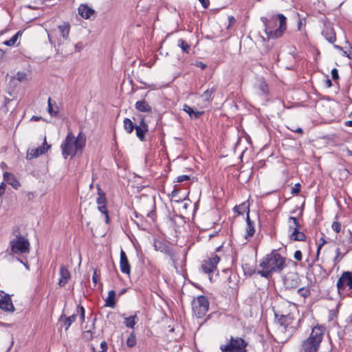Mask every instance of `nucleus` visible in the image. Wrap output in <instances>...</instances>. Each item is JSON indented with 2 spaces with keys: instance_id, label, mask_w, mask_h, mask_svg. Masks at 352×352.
<instances>
[{
  "instance_id": "obj_10",
  "label": "nucleus",
  "mask_w": 352,
  "mask_h": 352,
  "mask_svg": "<svg viewBox=\"0 0 352 352\" xmlns=\"http://www.w3.org/2000/svg\"><path fill=\"white\" fill-rule=\"evenodd\" d=\"M220 261V258L217 254H212L208 259L203 261L201 269L206 274H210L217 269V264Z\"/></svg>"
},
{
  "instance_id": "obj_50",
  "label": "nucleus",
  "mask_w": 352,
  "mask_h": 352,
  "mask_svg": "<svg viewBox=\"0 0 352 352\" xmlns=\"http://www.w3.org/2000/svg\"><path fill=\"white\" fill-rule=\"evenodd\" d=\"M98 210L104 214L109 213L106 204L98 206Z\"/></svg>"
},
{
  "instance_id": "obj_37",
  "label": "nucleus",
  "mask_w": 352,
  "mask_h": 352,
  "mask_svg": "<svg viewBox=\"0 0 352 352\" xmlns=\"http://www.w3.org/2000/svg\"><path fill=\"white\" fill-rule=\"evenodd\" d=\"M297 293L300 296L303 297L304 298H307L308 296H309L311 295L310 289L307 287H303L299 288L297 290Z\"/></svg>"
},
{
  "instance_id": "obj_16",
  "label": "nucleus",
  "mask_w": 352,
  "mask_h": 352,
  "mask_svg": "<svg viewBox=\"0 0 352 352\" xmlns=\"http://www.w3.org/2000/svg\"><path fill=\"white\" fill-rule=\"evenodd\" d=\"M275 318L277 320L278 323L283 327L284 330H287V328L292 324L294 320V316L291 314L287 315H278L275 314Z\"/></svg>"
},
{
  "instance_id": "obj_48",
  "label": "nucleus",
  "mask_w": 352,
  "mask_h": 352,
  "mask_svg": "<svg viewBox=\"0 0 352 352\" xmlns=\"http://www.w3.org/2000/svg\"><path fill=\"white\" fill-rule=\"evenodd\" d=\"M331 77H332L333 80H338L340 78L339 74H338V70L336 68H333L331 70Z\"/></svg>"
},
{
  "instance_id": "obj_21",
  "label": "nucleus",
  "mask_w": 352,
  "mask_h": 352,
  "mask_svg": "<svg viewBox=\"0 0 352 352\" xmlns=\"http://www.w3.org/2000/svg\"><path fill=\"white\" fill-rule=\"evenodd\" d=\"M77 314H73L69 317H66L65 314L60 316L59 322L63 323V327H65V331L68 330L71 324L76 321Z\"/></svg>"
},
{
  "instance_id": "obj_49",
  "label": "nucleus",
  "mask_w": 352,
  "mask_h": 352,
  "mask_svg": "<svg viewBox=\"0 0 352 352\" xmlns=\"http://www.w3.org/2000/svg\"><path fill=\"white\" fill-rule=\"evenodd\" d=\"M336 256H335V258H333V262L334 263H338L341 258L343 257V256H342L340 258V248H337L336 250Z\"/></svg>"
},
{
  "instance_id": "obj_56",
  "label": "nucleus",
  "mask_w": 352,
  "mask_h": 352,
  "mask_svg": "<svg viewBox=\"0 0 352 352\" xmlns=\"http://www.w3.org/2000/svg\"><path fill=\"white\" fill-rule=\"evenodd\" d=\"M320 241H321V243L318 245V249H317V256H318V255H319V253H320V249L322 248V246L324 245L327 243V241H325V239L324 238H321Z\"/></svg>"
},
{
  "instance_id": "obj_46",
  "label": "nucleus",
  "mask_w": 352,
  "mask_h": 352,
  "mask_svg": "<svg viewBox=\"0 0 352 352\" xmlns=\"http://www.w3.org/2000/svg\"><path fill=\"white\" fill-rule=\"evenodd\" d=\"M190 180V177L186 175H179L176 178V182L181 183L184 181H188Z\"/></svg>"
},
{
  "instance_id": "obj_15",
  "label": "nucleus",
  "mask_w": 352,
  "mask_h": 352,
  "mask_svg": "<svg viewBox=\"0 0 352 352\" xmlns=\"http://www.w3.org/2000/svg\"><path fill=\"white\" fill-rule=\"evenodd\" d=\"M300 280L297 274H290L285 277L283 283L287 289H294L299 286Z\"/></svg>"
},
{
  "instance_id": "obj_39",
  "label": "nucleus",
  "mask_w": 352,
  "mask_h": 352,
  "mask_svg": "<svg viewBox=\"0 0 352 352\" xmlns=\"http://www.w3.org/2000/svg\"><path fill=\"white\" fill-rule=\"evenodd\" d=\"M77 315L79 314L80 315V321L81 322H85V308L81 306V305H78L77 306V309H76V313Z\"/></svg>"
},
{
  "instance_id": "obj_6",
  "label": "nucleus",
  "mask_w": 352,
  "mask_h": 352,
  "mask_svg": "<svg viewBox=\"0 0 352 352\" xmlns=\"http://www.w3.org/2000/svg\"><path fill=\"white\" fill-rule=\"evenodd\" d=\"M10 250L14 254H28L30 244L28 239L19 234L10 242Z\"/></svg>"
},
{
  "instance_id": "obj_52",
  "label": "nucleus",
  "mask_w": 352,
  "mask_h": 352,
  "mask_svg": "<svg viewBox=\"0 0 352 352\" xmlns=\"http://www.w3.org/2000/svg\"><path fill=\"white\" fill-rule=\"evenodd\" d=\"M294 258L298 261H301L302 260V252L300 250H296L295 252H294Z\"/></svg>"
},
{
  "instance_id": "obj_28",
  "label": "nucleus",
  "mask_w": 352,
  "mask_h": 352,
  "mask_svg": "<svg viewBox=\"0 0 352 352\" xmlns=\"http://www.w3.org/2000/svg\"><path fill=\"white\" fill-rule=\"evenodd\" d=\"M124 129L126 133L131 134L135 129L137 124H134L129 118H124L123 120Z\"/></svg>"
},
{
  "instance_id": "obj_30",
  "label": "nucleus",
  "mask_w": 352,
  "mask_h": 352,
  "mask_svg": "<svg viewBox=\"0 0 352 352\" xmlns=\"http://www.w3.org/2000/svg\"><path fill=\"white\" fill-rule=\"evenodd\" d=\"M242 269L245 276H251L256 272L255 268L253 266H252L250 263H247L242 264Z\"/></svg>"
},
{
  "instance_id": "obj_44",
  "label": "nucleus",
  "mask_w": 352,
  "mask_h": 352,
  "mask_svg": "<svg viewBox=\"0 0 352 352\" xmlns=\"http://www.w3.org/2000/svg\"><path fill=\"white\" fill-rule=\"evenodd\" d=\"M341 227H342L341 223L338 221H333L331 225V228H332L333 230H334L336 233L340 232Z\"/></svg>"
},
{
  "instance_id": "obj_29",
  "label": "nucleus",
  "mask_w": 352,
  "mask_h": 352,
  "mask_svg": "<svg viewBox=\"0 0 352 352\" xmlns=\"http://www.w3.org/2000/svg\"><path fill=\"white\" fill-rule=\"evenodd\" d=\"M58 28L63 37V38L67 39L69 36V33L70 30V25L69 23H64L63 25H60L58 26Z\"/></svg>"
},
{
  "instance_id": "obj_9",
  "label": "nucleus",
  "mask_w": 352,
  "mask_h": 352,
  "mask_svg": "<svg viewBox=\"0 0 352 352\" xmlns=\"http://www.w3.org/2000/svg\"><path fill=\"white\" fill-rule=\"evenodd\" d=\"M236 209H243L244 211L247 210L246 214V235L245 239H247L248 237L252 236L255 232L254 229V222L252 221L250 218V208L249 206H246L245 203H243L239 206H235Z\"/></svg>"
},
{
  "instance_id": "obj_17",
  "label": "nucleus",
  "mask_w": 352,
  "mask_h": 352,
  "mask_svg": "<svg viewBox=\"0 0 352 352\" xmlns=\"http://www.w3.org/2000/svg\"><path fill=\"white\" fill-rule=\"evenodd\" d=\"M120 267L122 273L129 274L131 272V265L129 264L127 256L123 250L120 252Z\"/></svg>"
},
{
  "instance_id": "obj_62",
  "label": "nucleus",
  "mask_w": 352,
  "mask_h": 352,
  "mask_svg": "<svg viewBox=\"0 0 352 352\" xmlns=\"http://www.w3.org/2000/svg\"><path fill=\"white\" fill-rule=\"evenodd\" d=\"M292 131L294 132H296V133H300V134H302L303 133V130L302 128L300 127H298L296 129H291Z\"/></svg>"
},
{
  "instance_id": "obj_43",
  "label": "nucleus",
  "mask_w": 352,
  "mask_h": 352,
  "mask_svg": "<svg viewBox=\"0 0 352 352\" xmlns=\"http://www.w3.org/2000/svg\"><path fill=\"white\" fill-rule=\"evenodd\" d=\"M16 78L19 82H22L27 79V75L24 72H18L16 75Z\"/></svg>"
},
{
  "instance_id": "obj_22",
  "label": "nucleus",
  "mask_w": 352,
  "mask_h": 352,
  "mask_svg": "<svg viewBox=\"0 0 352 352\" xmlns=\"http://www.w3.org/2000/svg\"><path fill=\"white\" fill-rule=\"evenodd\" d=\"M78 11V14L85 19L91 18V15L95 14V11L92 8L84 4L79 6Z\"/></svg>"
},
{
  "instance_id": "obj_31",
  "label": "nucleus",
  "mask_w": 352,
  "mask_h": 352,
  "mask_svg": "<svg viewBox=\"0 0 352 352\" xmlns=\"http://www.w3.org/2000/svg\"><path fill=\"white\" fill-rule=\"evenodd\" d=\"M55 107L54 108L52 104L51 98H48L47 100V111L51 116H56L58 113V109L56 103H54Z\"/></svg>"
},
{
  "instance_id": "obj_35",
  "label": "nucleus",
  "mask_w": 352,
  "mask_h": 352,
  "mask_svg": "<svg viewBox=\"0 0 352 352\" xmlns=\"http://www.w3.org/2000/svg\"><path fill=\"white\" fill-rule=\"evenodd\" d=\"M215 91H216V89L214 87L206 90L202 96L203 98H204V100H206V101L211 100L212 99L213 94Z\"/></svg>"
},
{
  "instance_id": "obj_59",
  "label": "nucleus",
  "mask_w": 352,
  "mask_h": 352,
  "mask_svg": "<svg viewBox=\"0 0 352 352\" xmlns=\"http://www.w3.org/2000/svg\"><path fill=\"white\" fill-rule=\"evenodd\" d=\"M6 185L5 184L4 182H2L0 184V197L4 194L5 190H6Z\"/></svg>"
},
{
  "instance_id": "obj_11",
  "label": "nucleus",
  "mask_w": 352,
  "mask_h": 352,
  "mask_svg": "<svg viewBox=\"0 0 352 352\" xmlns=\"http://www.w3.org/2000/svg\"><path fill=\"white\" fill-rule=\"evenodd\" d=\"M140 122L138 125L135 127L136 136L138 139L144 142L146 140L145 135L148 131V124L145 121V116L140 115Z\"/></svg>"
},
{
  "instance_id": "obj_7",
  "label": "nucleus",
  "mask_w": 352,
  "mask_h": 352,
  "mask_svg": "<svg viewBox=\"0 0 352 352\" xmlns=\"http://www.w3.org/2000/svg\"><path fill=\"white\" fill-rule=\"evenodd\" d=\"M209 309V301L206 296L201 295L197 298L192 307V310L195 316L201 318L208 312Z\"/></svg>"
},
{
  "instance_id": "obj_32",
  "label": "nucleus",
  "mask_w": 352,
  "mask_h": 352,
  "mask_svg": "<svg viewBox=\"0 0 352 352\" xmlns=\"http://www.w3.org/2000/svg\"><path fill=\"white\" fill-rule=\"evenodd\" d=\"M21 34L22 32L18 31L10 39L4 41L3 44L7 46H14L16 44L19 36H21Z\"/></svg>"
},
{
  "instance_id": "obj_55",
  "label": "nucleus",
  "mask_w": 352,
  "mask_h": 352,
  "mask_svg": "<svg viewBox=\"0 0 352 352\" xmlns=\"http://www.w3.org/2000/svg\"><path fill=\"white\" fill-rule=\"evenodd\" d=\"M98 279H99V277H98V275L97 274V270H94V274L92 276V280L94 283L95 285L97 284Z\"/></svg>"
},
{
  "instance_id": "obj_41",
  "label": "nucleus",
  "mask_w": 352,
  "mask_h": 352,
  "mask_svg": "<svg viewBox=\"0 0 352 352\" xmlns=\"http://www.w3.org/2000/svg\"><path fill=\"white\" fill-rule=\"evenodd\" d=\"M273 273L274 272L272 271L267 268H263L262 270H259L258 272V274L266 278H269Z\"/></svg>"
},
{
  "instance_id": "obj_23",
  "label": "nucleus",
  "mask_w": 352,
  "mask_h": 352,
  "mask_svg": "<svg viewBox=\"0 0 352 352\" xmlns=\"http://www.w3.org/2000/svg\"><path fill=\"white\" fill-rule=\"evenodd\" d=\"M135 107L140 112L149 113L152 111L151 107L144 99L137 101Z\"/></svg>"
},
{
  "instance_id": "obj_25",
  "label": "nucleus",
  "mask_w": 352,
  "mask_h": 352,
  "mask_svg": "<svg viewBox=\"0 0 352 352\" xmlns=\"http://www.w3.org/2000/svg\"><path fill=\"white\" fill-rule=\"evenodd\" d=\"M116 292L110 290L108 292V296L105 299V306L111 308H114L116 306Z\"/></svg>"
},
{
  "instance_id": "obj_60",
  "label": "nucleus",
  "mask_w": 352,
  "mask_h": 352,
  "mask_svg": "<svg viewBox=\"0 0 352 352\" xmlns=\"http://www.w3.org/2000/svg\"><path fill=\"white\" fill-rule=\"evenodd\" d=\"M202 111H194V113H192V118L197 119L202 115Z\"/></svg>"
},
{
  "instance_id": "obj_18",
  "label": "nucleus",
  "mask_w": 352,
  "mask_h": 352,
  "mask_svg": "<svg viewBox=\"0 0 352 352\" xmlns=\"http://www.w3.org/2000/svg\"><path fill=\"white\" fill-rule=\"evenodd\" d=\"M322 35L330 43L333 44L336 41V32L333 28L331 25H325L322 31Z\"/></svg>"
},
{
  "instance_id": "obj_47",
  "label": "nucleus",
  "mask_w": 352,
  "mask_h": 352,
  "mask_svg": "<svg viewBox=\"0 0 352 352\" xmlns=\"http://www.w3.org/2000/svg\"><path fill=\"white\" fill-rule=\"evenodd\" d=\"M300 187L301 186L299 183L296 184L292 188V193L293 195H298L300 191Z\"/></svg>"
},
{
  "instance_id": "obj_27",
  "label": "nucleus",
  "mask_w": 352,
  "mask_h": 352,
  "mask_svg": "<svg viewBox=\"0 0 352 352\" xmlns=\"http://www.w3.org/2000/svg\"><path fill=\"white\" fill-rule=\"evenodd\" d=\"M98 198L96 203L98 206L107 204V198L105 192L102 190L99 185L97 186Z\"/></svg>"
},
{
  "instance_id": "obj_36",
  "label": "nucleus",
  "mask_w": 352,
  "mask_h": 352,
  "mask_svg": "<svg viewBox=\"0 0 352 352\" xmlns=\"http://www.w3.org/2000/svg\"><path fill=\"white\" fill-rule=\"evenodd\" d=\"M45 0H26L29 3L28 7L30 8L36 9L39 6L44 3Z\"/></svg>"
},
{
  "instance_id": "obj_58",
  "label": "nucleus",
  "mask_w": 352,
  "mask_h": 352,
  "mask_svg": "<svg viewBox=\"0 0 352 352\" xmlns=\"http://www.w3.org/2000/svg\"><path fill=\"white\" fill-rule=\"evenodd\" d=\"M195 65L200 67L202 70H204L207 67V65L201 61L196 62Z\"/></svg>"
},
{
  "instance_id": "obj_33",
  "label": "nucleus",
  "mask_w": 352,
  "mask_h": 352,
  "mask_svg": "<svg viewBox=\"0 0 352 352\" xmlns=\"http://www.w3.org/2000/svg\"><path fill=\"white\" fill-rule=\"evenodd\" d=\"M177 45L179 47L184 53L189 54L190 50V45L186 42L184 39L180 38L177 41Z\"/></svg>"
},
{
  "instance_id": "obj_12",
  "label": "nucleus",
  "mask_w": 352,
  "mask_h": 352,
  "mask_svg": "<svg viewBox=\"0 0 352 352\" xmlns=\"http://www.w3.org/2000/svg\"><path fill=\"white\" fill-rule=\"evenodd\" d=\"M154 248L156 251L168 255L173 263H176L175 253L169 245L160 241H157L154 243Z\"/></svg>"
},
{
  "instance_id": "obj_19",
  "label": "nucleus",
  "mask_w": 352,
  "mask_h": 352,
  "mask_svg": "<svg viewBox=\"0 0 352 352\" xmlns=\"http://www.w3.org/2000/svg\"><path fill=\"white\" fill-rule=\"evenodd\" d=\"M71 278V274L69 270L65 265H61L60 267V278L58 280V285L64 287Z\"/></svg>"
},
{
  "instance_id": "obj_34",
  "label": "nucleus",
  "mask_w": 352,
  "mask_h": 352,
  "mask_svg": "<svg viewBox=\"0 0 352 352\" xmlns=\"http://www.w3.org/2000/svg\"><path fill=\"white\" fill-rule=\"evenodd\" d=\"M148 204H149L152 208L151 210L146 213L147 217L154 219L156 217L155 212V202L154 199H148Z\"/></svg>"
},
{
  "instance_id": "obj_13",
  "label": "nucleus",
  "mask_w": 352,
  "mask_h": 352,
  "mask_svg": "<svg viewBox=\"0 0 352 352\" xmlns=\"http://www.w3.org/2000/svg\"><path fill=\"white\" fill-rule=\"evenodd\" d=\"M0 308L5 311L10 312H13L15 309L10 296L3 291L0 292Z\"/></svg>"
},
{
  "instance_id": "obj_38",
  "label": "nucleus",
  "mask_w": 352,
  "mask_h": 352,
  "mask_svg": "<svg viewBox=\"0 0 352 352\" xmlns=\"http://www.w3.org/2000/svg\"><path fill=\"white\" fill-rule=\"evenodd\" d=\"M136 337L135 333L133 332L130 334L129 338L126 340V345L127 346L131 348L133 347L136 344Z\"/></svg>"
},
{
  "instance_id": "obj_57",
  "label": "nucleus",
  "mask_w": 352,
  "mask_h": 352,
  "mask_svg": "<svg viewBox=\"0 0 352 352\" xmlns=\"http://www.w3.org/2000/svg\"><path fill=\"white\" fill-rule=\"evenodd\" d=\"M199 1L201 3L202 6L206 9L208 8L210 6L209 0H199Z\"/></svg>"
},
{
  "instance_id": "obj_24",
  "label": "nucleus",
  "mask_w": 352,
  "mask_h": 352,
  "mask_svg": "<svg viewBox=\"0 0 352 352\" xmlns=\"http://www.w3.org/2000/svg\"><path fill=\"white\" fill-rule=\"evenodd\" d=\"M289 239L294 241H305L306 235L304 232H300V230H298L297 229H293L289 235Z\"/></svg>"
},
{
  "instance_id": "obj_14",
  "label": "nucleus",
  "mask_w": 352,
  "mask_h": 352,
  "mask_svg": "<svg viewBox=\"0 0 352 352\" xmlns=\"http://www.w3.org/2000/svg\"><path fill=\"white\" fill-rule=\"evenodd\" d=\"M50 146L46 142V139H44L43 145L37 148H32L30 151L27 153L26 159L32 160L39 157L41 155L45 153L50 149Z\"/></svg>"
},
{
  "instance_id": "obj_64",
  "label": "nucleus",
  "mask_w": 352,
  "mask_h": 352,
  "mask_svg": "<svg viewBox=\"0 0 352 352\" xmlns=\"http://www.w3.org/2000/svg\"><path fill=\"white\" fill-rule=\"evenodd\" d=\"M344 125L346 126L352 127V120H348L344 122Z\"/></svg>"
},
{
  "instance_id": "obj_40",
  "label": "nucleus",
  "mask_w": 352,
  "mask_h": 352,
  "mask_svg": "<svg viewBox=\"0 0 352 352\" xmlns=\"http://www.w3.org/2000/svg\"><path fill=\"white\" fill-rule=\"evenodd\" d=\"M258 89L261 91V94L263 96H266L268 94V85L267 84L263 81L258 85Z\"/></svg>"
},
{
  "instance_id": "obj_51",
  "label": "nucleus",
  "mask_w": 352,
  "mask_h": 352,
  "mask_svg": "<svg viewBox=\"0 0 352 352\" xmlns=\"http://www.w3.org/2000/svg\"><path fill=\"white\" fill-rule=\"evenodd\" d=\"M100 349H101V351H99L98 352H107V351L108 349V346H107V343L106 341H102L100 343Z\"/></svg>"
},
{
  "instance_id": "obj_61",
  "label": "nucleus",
  "mask_w": 352,
  "mask_h": 352,
  "mask_svg": "<svg viewBox=\"0 0 352 352\" xmlns=\"http://www.w3.org/2000/svg\"><path fill=\"white\" fill-rule=\"evenodd\" d=\"M179 192V190L175 186L174 190L171 192L172 197L173 198L176 197Z\"/></svg>"
},
{
  "instance_id": "obj_20",
  "label": "nucleus",
  "mask_w": 352,
  "mask_h": 352,
  "mask_svg": "<svg viewBox=\"0 0 352 352\" xmlns=\"http://www.w3.org/2000/svg\"><path fill=\"white\" fill-rule=\"evenodd\" d=\"M3 180L16 190L21 186L20 182L11 173L5 172L3 173Z\"/></svg>"
},
{
  "instance_id": "obj_2",
  "label": "nucleus",
  "mask_w": 352,
  "mask_h": 352,
  "mask_svg": "<svg viewBox=\"0 0 352 352\" xmlns=\"http://www.w3.org/2000/svg\"><path fill=\"white\" fill-rule=\"evenodd\" d=\"M268 39L280 38L287 30V19L283 14L261 17Z\"/></svg>"
},
{
  "instance_id": "obj_4",
  "label": "nucleus",
  "mask_w": 352,
  "mask_h": 352,
  "mask_svg": "<svg viewBox=\"0 0 352 352\" xmlns=\"http://www.w3.org/2000/svg\"><path fill=\"white\" fill-rule=\"evenodd\" d=\"M259 265L262 268L270 269L274 273H280L287 265L286 258L277 250H273L261 259Z\"/></svg>"
},
{
  "instance_id": "obj_3",
  "label": "nucleus",
  "mask_w": 352,
  "mask_h": 352,
  "mask_svg": "<svg viewBox=\"0 0 352 352\" xmlns=\"http://www.w3.org/2000/svg\"><path fill=\"white\" fill-rule=\"evenodd\" d=\"M325 330L322 325L314 327L309 336L302 342L301 352H318Z\"/></svg>"
},
{
  "instance_id": "obj_8",
  "label": "nucleus",
  "mask_w": 352,
  "mask_h": 352,
  "mask_svg": "<svg viewBox=\"0 0 352 352\" xmlns=\"http://www.w3.org/2000/svg\"><path fill=\"white\" fill-rule=\"evenodd\" d=\"M336 287L338 293L344 291L346 287L352 289V272L349 271L343 272L337 281Z\"/></svg>"
},
{
  "instance_id": "obj_5",
  "label": "nucleus",
  "mask_w": 352,
  "mask_h": 352,
  "mask_svg": "<svg viewBox=\"0 0 352 352\" xmlns=\"http://www.w3.org/2000/svg\"><path fill=\"white\" fill-rule=\"evenodd\" d=\"M248 342L241 337L230 336L225 344H221L219 349L221 352H247L246 347Z\"/></svg>"
},
{
  "instance_id": "obj_63",
  "label": "nucleus",
  "mask_w": 352,
  "mask_h": 352,
  "mask_svg": "<svg viewBox=\"0 0 352 352\" xmlns=\"http://www.w3.org/2000/svg\"><path fill=\"white\" fill-rule=\"evenodd\" d=\"M343 54L344 56L348 57L349 59H352V51L347 53L346 51H343Z\"/></svg>"
},
{
  "instance_id": "obj_45",
  "label": "nucleus",
  "mask_w": 352,
  "mask_h": 352,
  "mask_svg": "<svg viewBox=\"0 0 352 352\" xmlns=\"http://www.w3.org/2000/svg\"><path fill=\"white\" fill-rule=\"evenodd\" d=\"M183 110L186 112L191 118H192V113H194V110L190 106L184 104L183 106Z\"/></svg>"
},
{
  "instance_id": "obj_54",
  "label": "nucleus",
  "mask_w": 352,
  "mask_h": 352,
  "mask_svg": "<svg viewBox=\"0 0 352 352\" xmlns=\"http://www.w3.org/2000/svg\"><path fill=\"white\" fill-rule=\"evenodd\" d=\"M83 43L82 42H78L75 45V50L76 52H80L83 49Z\"/></svg>"
},
{
  "instance_id": "obj_53",
  "label": "nucleus",
  "mask_w": 352,
  "mask_h": 352,
  "mask_svg": "<svg viewBox=\"0 0 352 352\" xmlns=\"http://www.w3.org/2000/svg\"><path fill=\"white\" fill-rule=\"evenodd\" d=\"M236 23V19L233 16H228V26L227 28H229L232 25H234Z\"/></svg>"
},
{
  "instance_id": "obj_42",
  "label": "nucleus",
  "mask_w": 352,
  "mask_h": 352,
  "mask_svg": "<svg viewBox=\"0 0 352 352\" xmlns=\"http://www.w3.org/2000/svg\"><path fill=\"white\" fill-rule=\"evenodd\" d=\"M82 338L87 341L91 340L93 339V333L91 330H87L83 332Z\"/></svg>"
},
{
  "instance_id": "obj_26",
  "label": "nucleus",
  "mask_w": 352,
  "mask_h": 352,
  "mask_svg": "<svg viewBox=\"0 0 352 352\" xmlns=\"http://www.w3.org/2000/svg\"><path fill=\"white\" fill-rule=\"evenodd\" d=\"M140 313L139 311H135L133 316H131L129 317L124 318V324L126 327L133 329L135 324H136L138 319V314Z\"/></svg>"
},
{
  "instance_id": "obj_1",
  "label": "nucleus",
  "mask_w": 352,
  "mask_h": 352,
  "mask_svg": "<svg viewBox=\"0 0 352 352\" xmlns=\"http://www.w3.org/2000/svg\"><path fill=\"white\" fill-rule=\"evenodd\" d=\"M86 141V135L82 131H80L76 137H74L72 131H69L60 145L63 157L67 159L69 156L74 157L78 153L82 154Z\"/></svg>"
}]
</instances>
